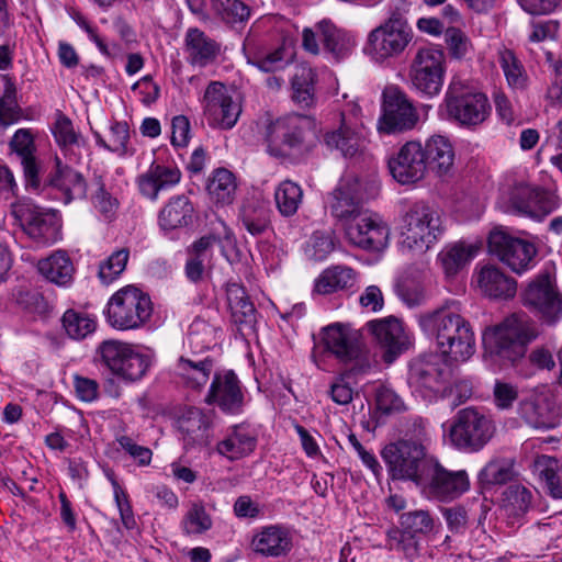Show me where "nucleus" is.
<instances>
[{
	"label": "nucleus",
	"instance_id": "12",
	"mask_svg": "<svg viewBox=\"0 0 562 562\" xmlns=\"http://www.w3.org/2000/svg\"><path fill=\"white\" fill-rule=\"evenodd\" d=\"M11 215L38 244L52 245L60 238L61 223L55 210L42 209L30 200L21 199L11 204Z\"/></svg>",
	"mask_w": 562,
	"mask_h": 562
},
{
	"label": "nucleus",
	"instance_id": "46",
	"mask_svg": "<svg viewBox=\"0 0 562 562\" xmlns=\"http://www.w3.org/2000/svg\"><path fill=\"white\" fill-rule=\"evenodd\" d=\"M210 199L221 205L233 203L237 190L236 178L233 172L225 168L213 171L206 186Z\"/></svg>",
	"mask_w": 562,
	"mask_h": 562
},
{
	"label": "nucleus",
	"instance_id": "32",
	"mask_svg": "<svg viewBox=\"0 0 562 562\" xmlns=\"http://www.w3.org/2000/svg\"><path fill=\"white\" fill-rule=\"evenodd\" d=\"M10 147L21 159L26 183L37 188L41 165L34 156L35 145L30 130H18L10 142Z\"/></svg>",
	"mask_w": 562,
	"mask_h": 562
},
{
	"label": "nucleus",
	"instance_id": "44",
	"mask_svg": "<svg viewBox=\"0 0 562 562\" xmlns=\"http://www.w3.org/2000/svg\"><path fill=\"white\" fill-rule=\"evenodd\" d=\"M37 268L43 277L57 285H67L72 280L74 266L64 251H56L38 261Z\"/></svg>",
	"mask_w": 562,
	"mask_h": 562
},
{
	"label": "nucleus",
	"instance_id": "48",
	"mask_svg": "<svg viewBox=\"0 0 562 562\" xmlns=\"http://www.w3.org/2000/svg\"><path fill=\"white\" fill-rule=\"evenodd\" d=\"M533 467L548 493L553 498H562V465L559 461L553 457L541 454L535 459Z\"/></svg>",
	"mask_w": 562,
	"mask_h": 562
},
{
	"label": "nucleus",
	"instance_id": "51",
	"mask_svg": "<svg viewBox=\"0 0 562 562\" xmlns=\"http://www.w3.org/2000/svg\"><path fill=\"white\" fill-rule=\"evenodd\" d=\"M211 8L228 25L243 24L250 18V8L243 0H211Z\"/></svg>",
	"mask_w": 562,
	"mask_h": 562
},
{
	"label": "nucleus",
	"instance_id": "35",
	"mask_svg": "<svg viewBox=\"0 0 562 562\" xmlns=\"http://www.w3.org/2000/svg\"><path fill=\"white\" fill-rule=\"evenodd\" d=\"M50 184L61 193L65 204L86 196L87 184L82 175L63 165L59 158H56V172Z\"/></svg>",
	"mask_w": 562,
	"mask_h": 562
},
{
	"label": "nucleus",
	"instance_id": "47",
	"mask_svg": "<svg viewBox=\"0 0 562 562\" xmlns=\"http://www.w3.org/2000/svg\"><path fill=\"white\" fill-rule=\"evenodd\" d=\"M356 273L347 266H333L325 269L315 281V291L330 294L352 286Z\"/></svg>",
	"mask_w": 562,
	"mask_h": 562
},
{
	"label": "nucleus",
	"instance_id": "19",
	"mask_svg": "<svg viewBox=\"0 0 562 562\" xmlns=\"http://www.w3.org/2000/svg\"><path fill=\"white\" fill-rule=\"evenodd\" d=\"M368 330L384 350L383 359L392 363L401 353L409 349L412 338L405 331L402 322L393 316L373 319L367 323Z\"/></svg>",
	"mask_w": 562,
	"mask_h": 562
},
{
	"label": "nucleus",
	"instance_id": "30",
	"mask_svg": "<svg viewBox=\"0 0 562 562\" xmlns=\"http://www.w3.org/2000/svg\"><path fill=\"white\" fill-rule=\"evenodd\" d=\"M257 446V436L248 425L233 426L225 438L217 443L220 454L229 460H238L249 456Z\"/></svg>",
	"mask_w": 562,
	"mask_h": 562
},
{
	"label": "nucleus",
	"instance_id": "10",
	"mask_svg": "<svg viewBox=\"0 0 562 562\" xmlns=\"http://www.w3.org/2000/svg\"><path fill=\"white\" fill-rule=\"evenodd\" d=\"M97 353L101 363L112 374L125 381L140 380L151 364L148 355L139 352L128 342L116 339L102 341L97 348Z\"/></svg>",
	"mask_w": 562,
	"mask_h": 562
},
{
	"label": "nucleus",
	"instance_id": "63",
	"mask_svg": "<svg viewBox=\"0 0 562 562\" xmlns=\"http://www.w3.org/2000/svg\"><path fill=\"white\" fill-rule=\"evenodd\" d=\"M445 53L435 46L418 49L414 58V70H442Z\"/></svg>",
	"mask_w": 562,
	"mask_h": 562
},
{
	"label": "nucleus",
	"instance_id": "54",
	"mask_svg": "<svg viewBox=\"0 0 562 562\" xmlns=\"http://www.w3.org/2000/svg\"><path fill=\"white\" fill-rule=\"evenodd\" d=\"M513 476V465L508 460L494 459L481 470L479 480L483 485H502L509 482Z\"/></svg>",
	"mask_w": 562,
	"mask_h": 562
},
{
	"label": "nucleus",
	"instance_id": "55",
	"mask_svg": "<svg viewBox=\"0 0 562 562\" xmlns=\"http://www.w3.org/2000/svg\"><path fill=\"white\" fill-rule=\"evenodd\" d=\"M531 501V492L522 485H509L503 493V505L514 516L525 514Z\"/></svg>",
	"mask_w": 562,
	"mask_h": 562
},
{
	"label": "nucleus",
	"instance_id": "58",
	"mask_svg": "<svg viewBox=\"0 0 562 562\" xmlns=\"http://www.w3.org/2000/svg\"><path fill=\"white\" fill-rule=\"evenodd\" d=\"M335 241L331 233L315 232L306 241L304 254L313 261H323L334 250Z\"/></svg>",
	"mask_w": 562,
	"mask_h": 562
},
{
	"label": "nucleus",
	"instance_id": "23",
	"mask_svg": "<svg viewBox=\"0 0 562 562\" xmlns=\"http://www.w3.org/2000/svg\"><path fill=\"white\" fill-rule=\"evenodd\" d=\"M458 303L454 301L446 302L441 306L422 313L417 317V323L423 334L434 340L438 348L441 342L447 341L453 331V327L460 316Z\"/></svg>",
	"mask_w": 562,
	"mask_h": 562
},
{
	"label": "nucleus",
	"instance_id": "9",
	"mask_svg": "<svg viewBox=\"0 0 562 562\" xmlns=\"http://www.w3.org/2000/svg\"><path fill=\"white\" fill-rule=\"evenodd\" d=\"M493 420L476 407L460 409L452 419L449 438L452 445L464 451L477 452L493 438Z\"/></svg>",
	"mask_w": 562,
	"mask_h": 562
},
{
	"label": "nucleus",
	"instance_id": "49",
	"mask_svg": "<svg viewBox=\"0 0 562 562\" xmlns=\"http://www.w3.org/2000/svg\"><path fill=\"white\" fill-rule=\"evenodd\" d=\"M274 202L282 216H293L303 202L301 186L290 179L281 181L274 190Z\"/></svg>",
	"mask_w": 562,
	"mask_h": 562
},
{
	"label": "nucleus",
	"instance_id": "13",
	"mask_svg": "<svg viewBox=\"0 0 562 562\" xmlns=\"http://www.w3.org/2000/svg\"><path fill=\"white\" fill-rule=\"evenodd\" d=\"M416 486L427 499L449 503L470 488V481L464 470H448L434 458Z\"/></svg>",
	"mask_w": 562,
	"mask_h": 562
},
{
	"label": "nucleus",
	"instance_id": "21",
	"mask_svg": "<svg viewBox=\"0 0 562 562\" xmlns=\"http://www.w3.org/2000/svg\"><path fill=\"white\" fill-rule=\"evenodd\" d=\"M423 153L424 147L419 142H406L389 159V169L394 180L401 184H413L424 179L427 166Z\"/></svg>",
	"mask_w": 562,
	"mask_h": 562
},
{
	"label": "nucleus",
	"instance_id": "4",
	"mask_svg": "<svg viewBox=\"0 0 562 562\" xmlns=\"http://www.w3.org/2000/svg\"><path fill=\"white\" fill-rule=\"evenodd\" d=\"M405 9L395 7L389 18L373 29L367 37L363 53L371 59L383 63L400 56L413 38V31L406 18Z\"/></svg>",
	"mask_w": 562,
	"mask_h": 562
},
{
	"label": "nucleus",
	"instance_id": "7",
	"mask_svg": "<svg viewBox=\"0 0 562 562\" xmlns=\"http://www.w3.org/2000/svg\"><path fill=\"white\" fill-rule=\"evenodd\" d=\"M151 314L153 303L149 295L133 285L116 291L110 297L105 311L106 322L119 330L140 328Z\"/></svg>",
	"mask_w": 562,
	"mask_h": 562
},
{
	"label": "nucleus",
	"instance_id": "14",
	"mask_svg": "<svg viewBox=\"0 0 562 562\" xmlns=\"http://www.w3.org/2000/svg\"><path fill=\"white\" fill-rule=\"evenodd\" d=\"M241 113V103L236 91L218 81L211 82L203 97V114L210 126L231 130Z\"/></svg>",
	"mask_w": 562,
	"mask_h": 562
},
{
	"label": "nucleus",
	"instance_id": "42",
	"mask_svg": "<svg viewBox=\"0 0 562 562\" xmlns=\"http://www.w3.org/2000/svg\"><path fill=\"white\" fill-rule=\"evenodd\" d=\"M479 247L474 244L458 241L447 245L439 254L438 261L447 277L456 276L477 254Z\"/></svg>",
	"mask_w": 562,
	"mask_h": 562
},
{
	"label": "nucleus",
	"instance_id": "41",
	"mask_svg": "<svg viewBox=\"0 0 562 562\" xmlns=\"http://www.w3.org/2000/svg\"><path fill=\"white\" fill-rule=\"evenodd\" d=\"M218 244L222 252L227 257L226 249L234 248L235 237L232 229L221 220L213 224L212 232L202 236L191 246L190 252L193 256L209 259L212 247Z\"/></svg>",
	"mask_w": 562,
	"mask_h": 562
},
{
	"label": "nucleus",
	"instance_id": "53",
	"mask_svg": "<svg viewBox=\"0 0 562 562\" xmlns=\"http://www.w3.org/2000/svg\"><path fill=\"white\" fill-rule=\"evenodd\" d=\"M240 220L245 229L252 236L262 235L270 225L269 211L258 203H246L240 210Z\"/></svg>",
	"mask_w": 562,
	"mask_h": 562
},
{
	"label": "nucleus",
	"instance_id": "43",
	"mask_svg": "<svg viewBox=\"0 0 562 562\" xmlns=\"http://www.w3.org/2000/svg\"><path fill=\"white\" fill-rule=\"evenodd\" d=\"M402 530L393 531L390 537L397 541V544L404 541L406 536L414 538L416 536H426L430 533L435 528V519L428 510L418 509L402 514L400 518Z\"/></svg>",
	"mask_w": 562,
	"mask_h": 562
},
{
	"label": "nucleus",
	"instance_id": "5",
	"mask_svg": "<svg viewBox=\"0 0 562 562\" xmlns=\"http://www.w3.org/2000/svg\"><path fill=\"white\" fill-rule=\"evenodd\" d=\"M315 138V121L306 115L290 114L270 122L266 127L267 149L276 157L307 148Z\"/></svg>",
	"mask_w": 562,
	"mask_h": 562
},
{
	"label": "nucleus",
	"instance_id": "15",
	"mask_svg": "<svg viewBox=\"0 0 562 562\" xmlns=\"http://www.w3.org/2000/svg\"><path fill=\"white\" fill-rule=\"evenodd\" d=\"M488 251L516 273L533 266L536 246L522 238L512 236L502 228L493 229L487 239Z\"/></svg>",
	"mask_w": 562,
	"mask_h": 562
},
{
	"label": "nucleus",
	"instance_id": "31",
	"mask_svg": "<svg viewBox=\"0 0 562 562\" xmlns=\"http://www.w3.org/2000/svg\"><path fill=\"white\" fill-rule=\"evenodd\" d=\"M423 147L427 168L439 177L448 176L454 164V149L449 138L432 135Z\"/></svg>",
	"mask_w": 562,
	"mask_h": 562
},
{
	"label": "nucleus",
	"instance_id": "27",
	"mask_svg": "<svg viewBox=\"0 0 562 562\" xmlns=\"http://www.w3.org/2000/svg\"><path fill=\"white\" fill-rule=\"evenodd\" d=\"M437 350L442 359L456 362L469 360L475 352V336L470 322L460 314L448 342H441Z\"/></svg>",
	"mask_w": 562,
	"mask_h": 562
},
{
	"label": "nucleus",
	"instance_id": "38",
	"mask_svg": "<svg viewBox=\"0 0 562 562\" xmlns=\"http://www.w3.org/2000/svg\"><path fill=\"white\" fill-rule=\"evenodd\" d=\"M214 369L211 358H179L176 364V374L190 389H200L206 384Z\"/></svg>",
	"mask_w": 562,
	"mask_h": 562
},
{
	"label": "nucleus",
	"instance_id": "1",
	"mask_svg": "<svg viewBox=\"0 0 562 562\" xmlns=\"http://www.w3.org/2000/svg\"><path fill=\"white\" fill-rule=\"evenodd\" d=\"M538 329L524 314H513L501 324L483 333L485 351L498 360L515 363L527 350V345L538 337Z\"/></svg>",
	"mask_w": 562,
	"mask_h": 562
},
{
	"label": "nucleus",
	"instance_id": "62",
	"mask_svg": "<svg viewBox=\"0 0 562 562\" xmlns=\"http://www.w3.org/2000/svg\"><path fill=\"white\" fill-rule=\"evenodd\" d=\"M539 190L529 186L516 188L512 196L514 207L521 214L533 217L539 203Z\"/></svg>",
	"mask_w": 562,
	"mask_h": 562
},
{
	"label": "nucleus",
	"instance_id": "6",
	"mask_svg": "<svg viewBox=\"0 0 562 562\" xmlns=\"http://www.w3.org/2000/svg\"><path fill=\"white\" fill-rule=\"evenodd\" d=\"M450 376L451 371L445 359L438 353H430L411 361L407 383L413 394L432 402L452 392Z\"/></svg>",
	"mask_w": 562,
	"mask_h": 562
},
{
	"label": "nucleus",
	"instance_id": "24",
	"mask_svg": "<svg viewBox=\"0 0 562 562\" xmlns=\"http://www.w3.org/2000/svg\"><path fill=\"white\" fill-rule=\"evenodd\" d=\"M518 414L528 426L538 430L553 429L560 423L553 402L544 393H535L521 401Z\"/></svg>",
	"mask_w": 562,
	"mask_h": 562
},
{
	"label": "nucleus",
	"instance_id": "20",
	"mask_svg": "<svg viewBox=\"0 0 562 562\" xmlns=\"http://www.w3.org/2000/svg\"><path fill=\"white\" fill-rule=\"evenodd\" d=\"M524 302L535 308L548 324H555L562 317V296L548 274L538 277L528 285Z\"/></svg>",
	"mask_w": 562,
	"mask_h": 562
},
{
	"label": "nucleus",
	"instance_id": "39",
	"mask_svg": "<svg viewBox=\"0 0 562 562\" xmlns=\"http://www.w3.org/2000/svg\"><path fill=\"white\" fill-rule=\"evenodd\" d=\"M251 546L258 554L279 557L290 550L291 542L284 529L278 526H269L254 537Z\"/></svg>",
	"mask_w": 562,
	"mask_h": 562
},
{
	"label": "nucleus",
	"instance_id": "45",
	"mask_svg": "<svg viewBox=\"0 0 562 562\" xmlns=\"http://www.w3.org/2000/svg\"><path fill=\"white\" fill-rule=\"evenodd\" d=\"M193 205L186 195L172 198L159 213V224L164 229H175L188 225L192 220Z\"/></svg>",
	"mask_w": 562,
	"mask_h": 562
},
{
	"label": "nucleus",
	"instance_id": "36",
	"mask_svg": "<svg viewBox=\"0 0 562 562\" xmlns=\"http://www.w3.org/2000/svg\"><path fill=\"white\" fill-rule=\"evenodd\" d=\"M327 146L338 149L345 157H353L364 148L366 139L361 130L352 126L341 114V124L337 131L325 136Z\"/></svg>",
	"mask_w": 562,
	"mask_h": 562
},
{
	"label": "nucleus",
	"instance_id": "28",
	"mask_svg": "<svg viewBox=\"0 0 562 562\" xmlns=\"http://www.w3.org/2000/svg\"><path fill=\"white\" fill-rule=\"evenodd\" d=\"M359 333L349 325L331 324L323 329V342L327 351L342 362H349L359 353Z\"/></svg>",
	"mask_w": 562,
	"mask_h": 562
},
{
	"label": "nucleus",
	"instance_id": "59",
	"mask_svg": "<svg viewBox=\"0 0 562 562\" xmlns=\"http://www.w3.org/2000/svg\"><path fill=\"white\" fill-rule=\"evenodd\" d=\"M314 72H296L292 79L293 100L302 106H311L314 103Z\"/></svg>",
	"mask_w": 562,
	"mask_h": 562
},
{
	"label": "nucleus",
	"instance_id": "52",
	"mask_svg": "<svg viewBox=\"0 0 562 562\" xmlns=\"http://www.w3.org/2000/svg\"><path fill=\"white\" fill-rule=\"evenodd\" d=\"M61 323L68 337L75 340L85 339L97 328L93 317L75 310H67L63 315Z\"/></svg>",
	"mask_w": 562,
	"mask_h": 562
},
{
	"label": "nucleus",
	"instance_id": "11",
	"mask_svg": "<svg viewBox=\"0 0 562 562\" xmlns=\"http://www.w3.org/2000/svg\"><path fill=\"white\" fill-rule=\"evenodd\" d=\"M446 103L449 116L467 127L481 125L487 120L492 111L485 93L469 89L457 78L451 81L448 88Z\"/></svg>",
	"mask_w": 562,
	"mask_h": 562
},
{
	"label": "nucleus",
	"instance_id": "57",
	"mask_svg": "<svg viewBox=\"0 0 562 562\" xmlns=\"http://www.w3.org/2000/svg\"><path fill=\"white\" fill-rule=\"evenodd\" d=\"M3 80L5 88L3 95L0 97V126H8L20 120L21 109L15 99L14 85L7 76L3 77Z\"/></svg>",
	"mask_w": 562,
	"mask_h": 562
},
{
	"label": "nucleus",
	"instance_id": "50",
	"mask_svg": "<svg viewBox=\"0 0 562 562\" xmlns=\"http://www.w3.org/2000/svg\"><path fill=\"white\" fill-rule=\"evenodd\" d=\"M97 144L120 157L131 156L134 149L130 144V128L126 122H114L110 126L108 139L94 132Z\"/></svg>",
	"mask_w": 562,
	"mask_h": 562
},
{
	"label": "nucleus",
	"instance_id": "25",
	"mask_svg": "<svg viewBox=\"0 0 562 562\" xmlns=\"http://www.w3.org/2000/svg\"><path fill=\"white\" fill-rule=\"evenodd\" d=\"M180 179L181 171L176 166L153 162L147 171L137 177L136 183L143 196L155 201L160 192L171 189Z\"/></svg>",
	"mask_w": 562,
	"mask_h": 562
},
{
	"label": "nucleus",
	"instance_id": "8",
	"mask_svg": "<svg viewBox=\"0 0 562 562\" xmlns=\"http://www.w3.org/2000/svg\"><path fill=\"white\" fill-rule=\"evenodd\" d=\"M381 456L393 480L412 481L415 485L435 458L422 442L403 438L386 445Z\"/></svg>",
	"mask_w": 562,
	"mask_h": 562
},
{
	"label": "nucleus",
	"instance_id": "29",
	"mask_svg": "<svg viewBox=\"0 0 562 562\" xmlns=\"http://www.w3.org/2000/svg\"><path fill=\"white\" fill-rule=\"evenodd\" d=\"M480 291L491 299H510L517 291L515 279L495 266H484L475 274Z\"/></svg>",
	"mask_w": 562,
	"mask_h": 562
},
{
	"label": "nucleus",
	"instance_id": "18",
	"mask_svg": "<svg viewBox=\"0 0 562 562\" xmlns=\"http://www.w3.org/2000/svg\"><path fill=\"white\" fill-rule=\"evenodd\" d=\"M383 114L379 122V128L386 133L412 130L418 114L406 95L396 87H386L383 91Z\"/></svg>",
	"mask_w": 562,
	"mask_h": 562
},
{
	"label": "nucleus",
	"instance_id": "56",
	"mask_svg": "<svg viewBox=\"0 0 562 562\" xmlns=\"http://www.w3.org/2000/svg\"><path fill=\"white\" fill-rule=\"evenodd\" d=\"M182 530L187 535H201L212 527V518L201 503H193L182 520Z\"/></svg>",
	"mask_w": 562,
	"mask_h": 562
},
{
	"label": "nucleus",
	"instance_id": "61",
	"mask_svg": "<svg viewBox=\"0 0 562 562\" xmlns=\"http://www.w3.org/2000/svg\"><path fill=\"white\" fill-rule=\"evenodd\" d=\"M413 88L423 95L438 94L443 86L442 72H409Z\"/></svg>",
	"mask_w": 562,
	"mask_h": 562
},
{
	"label": "nucleus",
	"instance_id": "17",
	"mask_svg": "<svg viewBox=\"0 0 562 562\" xmlns=\"http://www.w3.org/2000/svg\"><path fill=\"white\" fill-rule=\"evenodd\" d=\"M347 240L364 250H381L386 247L390 228L375 213L369 210L344 228Z\"/></svg>",
	"mask_w": 562,
	"mask_h": 562
},
{
	"label": "nucleus",
	"instance_id": "34",
	"mask_svg": "<svg viewBox=\"0 0 562 562\" xmlns=\"http://www.w3.org/2000/svg\"><path fill=\"white\" fill-rule=\"evenodd\" d=\"M226 297L233 322L239 329L243 327L252 328L256 323V308L245 288L236 282L228 283Z\"/></svg>",
	"mask_w": 562,
	"mask_h": 562
},
{
	"label": "nucleus",
	"instance_id": "37",
	"mask_svg": "<svg viewBox=\"0 0 562 562\" xmlns=\"http://www.w3.org/2000/svg\"><path fill=\"white\" fill-rule=\"evenodd\" d=\"M178 429L187 445H205L209 439L210 419L196 407L186 409L177 420Z\"/></svg>",
	"mask_w": 562,
	"mask_h": 562
},
{
	"label": "nucleus",
	"instance_id": "60",
	"mask_svg": "<svg viewBox=\"0 0 562 562\" xmlns=\"http://www.w3.org/2000/svg\"><path fill=\"white\" fill-rule=\"evenodd\" d=\"M130 251L126 248L114 251L105 261L100 265L99 278L104 284L115 280L126 268Z\"/></svg>",
	"mask_w": 562,
	"mask_h": 562
},
{
	"label": "nucleus",
	"instance_id": "16",
	"mask_svg": "<svg viewBox=\"0 0 562 562\" xmlns=\"http://www.w3.org/2000/svg\"><path fill=\"white\" fill-rule=\"evenodd\" d=\"M319 42L323 44V49L337 61L350 55L352 46L350 40L329 21L323 20L314 29L305 27L302 32V46L310 54H319Z\"/></svg>",
	"mask_w": 562,
	"mask_h": 562
},
{
	"label": "nucleus",
	"instance_id": "3",
	"mask_svg": "<svg viewBox=\"0 0 562 562\" xmlns=\"http://www.w3.org/2000/svg\"><path fill=\"white\" fill-rule=\"evenodd\" d=\"M378 193L379 186L375 180L362 179L355 173H345L329 193L327 205L331 216L345 228L347 224L368 211L363 207L364 201L375 198Z\"/></svg>",
	"mask_w": 562,
	"mask_h": 562
},
{
	"label": "nucleus",
	"instance_id": "64",
	"mask_svg": "<svg viewBox=\"0 0 562 562\" xmlns=\"http://www.w3.org/2000/svg\"><path fill=\"white\" fill-rule=\"evenodd\" d=\"M215 340V329L204 321L196 319L190 326L188 341L192 348H210Z\"/></svg>",
	"mask_w": 562,
	"mask_h": 562
},
{
	"label": "nucleus",
	"instance_id": "26",
	"mask_svg": "<svg viewBox=\"0 0 562 562\" xmlns=\"http://www.w3.org/2000/svg\"><path fill=\"white\" fill-rule=\"evenodd\" d=\"M437 350L442 359L456 362L469 360L475 352V336L470 322L460 314L448 342H441Z\"/></svg>",
	"mask_w": 562,
	"mask_h": 562
},
{
	"label": "nucleus",
	"instance_id": "22",
	"mask_svg": "<svg viewBox=\"0 0 562 562\" xmlns=\"http://www.w3.org/2000/svg\"><path fill=\"white\" fill-rule=\"evenodd\" d=\"M205 403L218 406L224 413L237 414L244 405V394L237 375L232 370L214 373Z\"/></svg>",
	"mask_w": 562,
	"mask_h": 562
},
{
	"label": "nucleus",
	"instance_id": "33",
	"mask_svg": "<svg viewBox=\"0 0 562 562\" xmlns=\"http://www.w3.org/2000/svg\"><path fill=\"white\" fill-rule=\"evenodd\" d=\"M188 58L193 67H207L220 55L221 46L199 29H189L186 34Z\"/></svg>",
	"mask_w": 562,
	"mask_h": 562
},
{
	"label": "nucleus",
	"instance_id": "2",
	"mask_svg": "<svg viewBox=\"0 0 562 562\" xmlns=\"http://www.w3.org/2000/svg\"><path fill=\"white\" fill-rule=\"evenodd\" d=\"M441 232L439 212L429 203L417 201L402 216L401 249L412 255L425 254Z\"/></svg>",
	"mask_w": 562,
	"mask_h": 562
},
{
	"label": "nucleus",
	"instance_id": "40",
	"mask_svg": "<svg viewBox=\"0 0 562 562\" xmlns=\"http://www.w3.org/2000/svg\"><path fill=\"white\" fill-rule=\"evenodd\" d=\"M53 134L57 144L70 156V161L77 162L81 150L86 148V140L75 131L71 121L60 112L56 114Z\"/></svg>",
	"mask_w": 562,
	"mask_h": 562
}]
</instances>
